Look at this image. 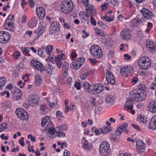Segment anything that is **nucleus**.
<instances>
[{"mask_svg": "<svg viewBox=\"0 0 156 156\" xmlns=\"http://www.w3.org/2000/svg\"><path fill=\"white\" fill-rule=\"evenodd\" d=\"M137 120L139 122H142L143 123L145 122V118L144 116L140 115L137 117Z\"/></svg>", "mask_w": 156, "mask_h": 156, "instance_id": "nucleus-48", "label": "nucleus"}, {"mask_svg": "<svg viewBox=\"0 0 156 156\" xmlns=\"http://www.w3.org/2000/svg\"><path fill=\"white\" fill-rule=\"evenodd\" d=\"M74 85L75 87L78 90H80L81 88V84L79 82H75Z\"/></svg>", "mask_w": 156, "mask_h": 156, "instance_id": "nucleus-61", "label": "nucleus"}, {"mask_svg": "<svg viewBox=\"0 0 156 156\" xmlns=\"http://www.w3.org/2000/svg\"><path fill=\"white\" fill-rule=\"evenodd\" d=\"M118 0H108L109 2L114 6H117L118 5Z\"/></svg>", "mask_w": 156, "mask_h": 156, "instance_id": "nucleus-51", "label": "nucleus"}, {"mask_svg": "<svg viewBox=\"0 0 156 156\" xmlns=\"http://www.w3.org/2000/svg\"><path fill=\"white\" fill-rule=\"evenodd\" d=\"M148 108L150 112H156V102L153 101H151L149 103Z\"/></svg>", "mask_w": 156, "mask_h": 156, "instance_id": "nucleus-22", "label": "nucleus"}, {"mask_svg": "<svg viewBox=\"0 0 156 156\" xmlns=\"http://www.w3.org/2000/svg\"><path fill=\"white\" fill-rule=\"evenodd\" d=\"M31 24L32 27H35L36 25L37 22L35 21L34 18H32L30 22V23H28V24Z\"/></svg>", "mask_w": 156, "mask_h": 156, "instance_id": "nucleus-46", "label": "nucleus"}, {"mask_svg": "<svg viewBox=\"0 0 156 156\" xmlns=\"http://www.w3.org/2000/svg\"><path fill=\"white\" fill-rule=\"evenodd\" d=\"M11 95L13 97V99L16 100H18L21 99L23 95L21 91L17 88L14 87L12 90Z\"/></svg>", "mask_w": 156, "mask_h": 156, "instance_id": "nucleus-9", "label": "nucleus"}, {"mask_svg": "<svg viewBox=\"0 0 156 156\" xmlns=\"http://www.w3.org/2000/svg\"><path fill=\"white\" fill-rule=\"evenodd\" d=\"M57 129H58L59 131H64L67 129V126L66 124H63L57 127Z\"/></svg>", "mask_w": 156, "mask_h": 156, "instance_id": "nucleus-44", "label": "nucleus"}, {"mask_svg": "<svg viewBox=\"0 0 156 156\" xmlns=\"http://www.w3.org/2000/svg\"><path fill=\"white\" fill-rule=\"evenodd\" d=\"M37 53L38 55L42 57L44 55V51L41 48H38Z\"/></svg>", "mask_w": 156, "mask_h": 156, "instance_id": "nucleus-56", "label": "nucleus"}, {"mask_svg": "<svg viewBox=\"0 0 156 156\" xmlns=\"http://www.w3.org/2000/svg\"><path fill=\"white\" fill-rule=\"evenodd\" d=\"M90 22L91 24L94 26H95L96 25V23L95 20L93 17V16L92 15L90 16Z\"/></svg>", "mask_w": 156, "mask_h": 156, "instance_id": "nucleus-54", "label": "nucleus"}, {"mask_svg": "<svg viewBox=\"0 0 156 156\" xmlns=\"http://www.w3.org/2000/svg\"><path fill=\"white\" fill-rule=\"evenodd\" d=\"M90 54L94 57L97 58H101L103 56L101 48L98 45H94L91 46L90 50Z\"/></svg>", "mask_w": 156, "mask_h": 156, "instance_id": "nucleus-3", "label": "nucleus"}, {"mask_svg": "<svg viewBox=\"0 0 156 156\" xmlns=\"http://www.w3.org/2000/svg\"><path fill=\"white\" fill-rule=\"evenodd\" d=\"M11 36L8 32L0 31V43L6 44L10 40Z\"/></svg>", "mask_w": 156, "mask_h": 156, "instance_id": "nucleus-8", "label": "nucleus"}, {"mask_svg": "<svg viewBox=\"0 0 156 156\" xmlns=\"http://www.w3.org/2000/svg\"><path fill=\"white\" fill-rule=\"evenodd\" d=\"M147 48L148 50L151 53L155 52L156 51V44L153 41H147Z\"/></svg>", "mask_w": 156, "mask_h": 156, "instance_id": "nucleus-14", "label": "nucleus"}, {"mask_svg": "<svg viewBox=\"0 0 156 156\" xmlns=\"http://www.w3.org/2000/svg\"><path fill=\"white\" fill-rule=\"evenodd\" d=\"M56 134H58V136L59 137H64L66 135L65 133L59 130H58V132H56Z\"/></svg>", "mask_w": 156, "mask_h": 156, "instance_id": "nucleus-55", "label": "nucleus"}, {"mask_svg": "<svg viewBox=\"0 0 156 156\" xmlns=\"http://www.w3.org/2000/svg\"><path fill=\"white\" fill-rule=\"evenodd\" d=\"M0 94L2 96H4L6 95L5 97L7 98H9V97L10 94L7 91L5 90L4 92L1 93Z\"/></svg>", "mask_w": 156, "mask_h": 156, "instance_id": "nucleus-50", "label": "nucleus"}, {"mask_svg": "<svg viewBox=\"0 0 156 156\" xmlns=\"http://www.w3.org/2000/svg\"><path fill=\"white\" fill-rule=\"evenodd\" d=\"M90 102L91 106H95L96 105V99L94 97H91L90 98Z\"/></svg>", "mask_w": 156, "mask_h": 156, "instance_id": "nucleus-41", "label": "nucleus"}, {"mask_svg": "<svg viewBox=\"0 0 156 156\" xmlns=\"http://www.w3.org/2000/svg\"><path fill=\"white\" fill-rule=\"evenodd\" d=\"M61 8L63 10H73L74 8V4L71 0H63L61 5Z\"/></svg>", "mask_w": 156, "mask_h": 156, "instance_id": "nucleus-7", "label": "nucleus"}, {"mask_svg": "<svg viewBox=\"0 0 156 156\" xmlns=\"http://www.w3.org/2000/svg\"><path fill=\"white\" fill-rule=\"evenodd\" d=\"M28 138L30 139L33 142H34L36 140V138L34 136H32L31 134H29L28 136Z\"/></svg>", "mask_w": 156, "mask_h": 156, "instance_id": "nucleus-52", "label": "nucleus"}, {"mask_svg": "<svg viewBox=\"0 0 156 156\" xmlns=\"http://www.w3.org/2000/svg\"><path fill=\"white\" fill-rule=\"evenodd\" d=\"M28 2L30 6L32 7H33L35 5V3L34 0H28Z\"/></svg>", "mask_w": 156, "mask_h": 156, "instance_id": "nucleus-63", "label": "nucleus"}, {"mask_svg": "<svg viewBox=\"0 0 156 156\" xmlns=\"http://www.w3.org/2000/svg\"><path fill=\"white\" fill-rule=\"evenodd\" d=\"M47 25L46 23L43 22H41L39 24V27L41 28H46Z\"/></svg>", "mask_w": 156, "mask_h": 156, "instance_id": "nucleus-60", "label": "nucleus"}, {"mask_svg": "<svg viewBox=\"0 0 156 156\" xmlns=\"http://www.w3.org/2000/svg\"><path fill=\"white\" fill-rule=\"evenodd\" d=\"M97 89L95 93H99L101 92L104 89V87L102 86V84H99L97 88Z\"/></svg>", "mask_w": 156, "mask_h": 156, "instance_id": "nucleus-42", "label": "nucleus"}, {"mask_svg": "<svg viewBox=\"0 0 156 156\" xmlns=\"http://www.w3.org/2000/svg\"><path fill=\"white\" fill-rule=\"evenodd\" d=\"M55 130H56L55 128H50L48 130V132L50 134L53 135L55 133Z\"/></svg>", "mask_w": 156, "mask_h": 156, "instance_id": "nucleus-62", "label": "nucleus"}, {"mask_svg": "<svg viewBox=\"0 0 156 156\" xmlns=\"http://www.w3.org/2000/svg\"><path fill=\"white\" fill-rule=\"evenodd\" d=\"M99 84H96L94 85H92V86H93L92 87L91 89L92 90V93H90V94H94L95 93L97 89V88Z\"/></svg>", "mask_w": 156, "mask_h": 156, "instance_id": "nucleus-47", "label": "nucleus"}, {"mask_svg": "<svg viewBox=\"0 0 156 156\" xmlns=\"http://www.w3.org/2000/svg\"><path fill=\"white\" fill-rule=\"evenodd\" d=\"M55 59L56 62V65L57 67L59 69L61 68L62 67V62L61 59H60V58H58L57 57H55Z\"/></svg>", "mask_w": 156, "mask_h": 156, "instance_id": "nucleus-40", "label": "nucleus"}, {"mask_svg": "<svg viewBox=\"0 0 156 156\" xmlns=\"http://www.w3.org/2000/svg\"><path fill=\"white\" fill-rule=\"evenodd\" d=\"M7 124L5 122H3L0 124V132L5 129L7 127Z\"/></svg>", "mask_w": 156, "mask_h": 156, "instance_id": "nucleus-45", "label": "nucleus"}, {"mask_svg": "<svg viewBox=\"0 0 156 156\" xmlns=\"http://www.w3.org/2000/svg\"><path fill=\"white\" fill-rule=\"evenodd\" d=\"M106 80L107 83L105 84L107 85V83H110L112 85H114L115 83V80L112 73L109 71L106 72Z\"/></svg>", "mask_w": 156, "mask_h": 156, "instance_id": "nucleus-12", "label": "nucleus"}, {"mask_svg": "<svg viewBox=\"0 0 156 156\" xmlns=\"http://www.w3.org/2000/svg\"><path fill=\"white\" fill-rule=\"evenodd\" d=\"M136 149L139 153L143 152L145 149V144L141 140H139L136 142Z\"/></svg>", "mask_w": 156, "mask_h": 156, "instance_id": "nucleus-13", "label": "nucleus"}, {"mask_svg": "<svg viewBox=\"0 0 156 156\" xmlns=\"http://www.w3.org/2000/svg\"><path fill=\"white\" fill-rule=\"evenodd\" d=\"M94 30L96 33L100 36H104L106 35V33L104 31L98 28H95Z\"/></svg>", "mask_w": 156, "mask_h": 156, "instance_id": "nucleus-33", "label": "nucleus"}, {"mask_svg": "<svg viewBox=\"0 0 156 156\" xmlns=\"http://www.w3.org/2000/svg\"><path fill=\"white\" fill-rule=\"evenodd\" d=\"M21 49L22 52L25 55L28 56H30V54H29L30 51V48L29 47H22Z\"/></svg>", "mask_w": 156, "mask_h": 156, "instance_id": "nucleus-29", "label": "nucleus"}, {"mask_svg": "<svg viewBox=\"0 0 156 156\" xmlns=\"http://www.w3.org/2000/svg\"><path fill=\"white\" fill-rule=\"evenodd\" d=\"M138 65L141 69H147L149 68L151 65V62L150 58L147 56L141 57L138 60Z\"/></svg>", "mask_w": 156, "mask_h": 156, "instance_id": "nucleus-2", "label": "nucleus"}, {"mask_svg": "<svg viewBox=\"0 0 156 156\" xmlns=\"http://www.w3.org/2000/svg\"><path fill=\"white\" fill-rule=\"evenodd\" d=\"M44 71L48 75H51L54 73L55 68L51 64H48L46 65V66L44 67Z\"/></svg>", "mask_w": 156, "mask_h": 156, "instance_id": "nucleus-15", "label": "nucleus"}, {"mask_svg": "<svg viewBox=\"0 0 156 156\" xmlns=\"http://www.w3.org/2000/svg\"><path fill=\"white\" fill-rule=\"evenodd\" d=\"M53 48V46L51 45H48L45 48V52L49 55L51 54V52L52 51Z\"/></svg>", "mask_w": 156, "mask_h": 156, "instance_id": "nucleus-34", "label": "nucleus"}, {"mask_svg": "<svg viewBox=\"0 0 156 156\" xmlns=\"http://www.w3.org/2000/svg\"><path fill=\"white\" fill-rule=\"evenodd\" d=\"M18 117L23 121L27 120L29 117L28 113L24 109L18 108L16 111Z\"/></svg>", "mask_w": 156, "mask_h": 156, "instance_id": "nucleus-5", "label": "nucleus"}, {"mask_svg": "<svg viewBox=\"0 0 156 156\" xmlns=\"http://www.w3.org/2000/svg\"><path fill=\"white\" fill-rule=\"evenodd\" d=\"M5 24H5L4 25V28L5 29L12 31H13L14 30V23L13 22H9L8 20H6Z\"/></svg>", "mask_w": 156, "mask_h": 156, "instance_id": "nucleus-16", "label": "nucleus"}, {"mask_svg": "<svg viewBox=\"0 0 156 156\" xmlns=\"http://www.w3.org/2000/svg\"><path fill=\"white\" fill-rule=\"evenodd\" d=\"M110 138L115 141H118V139L115 136L114 134H111L110 135Z\"/></svg>", "mask_w": 156, "mask_h": 156, "instance_id": "nucleus-59", "label": "nucleus"}, {"mask_svg": "<svg viewBox=\"0 0 156 156\" xmlns=\"http://www.w3.org/2000/svg\"><path fill=\"white\" fill-rule=\"evenodd\" d=\"M11 106V105L9 102H3L2 104V108L5 109L10 108Z\"/></svg>", "mask_w": 156, "mask_h": 156, "instance_id": "nucleus-43", "label": "nucleus"}, {"mask_svg": "<svg viewBox=\"0 0 156 156\" xmlns=\"http://www.w3.org/2000/svg\"><path fill=\"white\" fill-rule=\"evenodd\" d=\"M145 88V85L143 84L139 85L137 88L131 92L130 97L135 99L136 102H141L144 100L147 96L146 93L144 90Z\"/></svg>", "mask_w": 156, "mask_h": 156, "instance_id": "nucleus-1", "label": "nucleus"}, {"mask_svg": "<svg viewBox=\"0 0 156 156\" xmlns=\"http://www.w3.org/2000/svg\"><path fill=\"white\" fill-rule=\"evenodd\" d=\"M39 101V97L36 95L32 94L28 97V103L32 106L37 105Z\"/></svg>", "mask_w": 156, "mask_h": 156, "instance_id": "nucleus-10", "label": "nucleus"}, {"mask_svg": "<svg viewBox=\"0 0 156 156\" xmlns=\"http://www.w3.org/2000/svg\"><path fill=\"white\" fill-rule=\"evenodd\" d=\"M121 37L124 40L129 41L132 38L131 32L127 29H123L121 32Z\"/></svg>", "mask_w": 156, "mask_h": 156, "instance_id": "nucleus-11", "label": "nucleus"}, {"mask_svg": "<svg viewBox=\"0 0 156 156\" xmlns=\"http://www.w3.org/2000/svg\"><path fill=\"white\" fill-rule=\"evenodd\" d=\"M63 156H70V153L67 150H65L63 153Z\"/></svg>", "mask_w": 156, "mask_h": 156, "instance_id": "nucleus-64", "label": "nucleus"}, {"mask_svg": "<svg viewBox=\"0 0 156 156\" xmlns=\"http://www.w3.org/2000/svg\"><path fill=\"white\" fill-rule=\"evenodd\" d=\"M126 69L125 66L121 67L120 69V73L122 76L124 77H127Z\"/></svg>", "mask_w": 156, "mask_h": 156, "instance_id": "nucleus-37", "label": "nucleus"}, {"mask_svg": "<svg viewBox=\"0 0 156 156\" xmlns=\"http://www.w3.org/2000/svg\"><path fill=\"white\" fill-rule=\"evenodd\" d=\"M36 68L35 69L40 72L41 73H43L44 71V66L41 62L39 63V64Z\"/></svg>", "mask_w": 156, "mask_h": 156, "instance_id": "nucleus-35", "label": "nucleus"}, {"mask_svg": "<svg viewBox=\"0 0 156 156\" xmlns=\"http://www.w3.org/2000/svg\"><path fill=\"white\" fill-rule=\"evenodd\" d=\"M100 134L102 133L103 134H106L111 131V128H109L107 126L104 127L102 129H100Z\"/></svg>", "mask_w": 156, "mask_h": 156, "instance_id": "nucleus-28", "label": "nucleus"}, {"mask_svg": "<svg viewBox=\"0 0 156 156\" xmlns=\"http://www.w3.org/2000/svg\"><path fill=\"white\" fill-rule=\"evenodd\" d=\"M136 101L135 99H133L131 98L129 95V99H128L126 102L125 106H126L128 109L132 110L133 109V100Z\"/></svg>", "mask_w": 156, "mask_h": 156, "instance_id": "nucleus-24", "label": "nucleus"}, {"mask_svg": "<svg viewBox=\"0 0 156 156\" xmlns=\"http://www.w3.org/2000/svg\"><path fill=\"white\" fill-rule=\"evenodd\" d=\"M149 127L150 129L153 130L156 129V115L154 116L151 119Z\"/></svg>", "mask_w": 156, "mask_h": 156, "instance_id": "nucleus-20", "label": "nucleus"}, {"mask_svg": "<svg viewBox=\"0 0 156 156\" xmlns=\"http://www.w3.org/2000/svg\"><path fill=\"white\" fill-rule=\"evenodd\" d=\"M92 85H90V83L87 82L84 83L83 85V88L85 90L89 93H92L93 91L92 88L93 87Z\"/></svg>", "mask_w": 156, "mask_h": 156, "instance_id": "nucleus-21", "label": "nucleus"}, {"mask_svg": "<svg viewBox=\"0 0 156 156\" xmlns=\"http://www.w3.org/2000/svg\"><path fill=\"white\" fill-rule=\"evenodd\" d=\"M125 67H126V69L127 77L128 75H131L133 73V70L132 67L125 66Z\"/></svg>", "mask_w": 156, "mask_h": 156, "instance_id": "nucleus-30", "label": "nucleus"}, {"mask_svg": "<svg viewBox=\"0 0 156 156\" xmlns=\"http://www.w3.org/2000/svg\"><path fill=\"white\" fill-rule=\"evenodd\" d=\"M65 56L66 55L64 54H62L58 55L57 57L58 58H60L61 60H64L66 59Z\"/></svg>", "mask_w": 156, "mask_h": 156, "instance_id": "nucleus-58", "label": "nucleus"}, {"mask_svg": "<svg viewBox=\"0 0 156 156\" xmlns=\"http://www.w3.org/2000/svg\"><path fill=\"white\" fill-rule=\"evenodd\" d=\"M69 101L67 99H66L65 100V106H66V108H65V113L66 114L68 112H69V103H68Z\"/></svg>", "mask_w": 156, "mask_h": 156, "instance_id": "nucleus-49", "label": "nucleus"}, {"mask_svg": "<svg viewBox=\"0 0 156 156\" xmlns=\"http://www.w3.org/2000/svg\"><path fill=\"white\" fill-rule=\"evenodd\" d=\"M40 62L37 60L32 59L31 61V65L35 69L37 67V66L39 65V63Z\"/></svg>", "mask_w": 156, "mask_h": 156, "instance_id": "nucleus-38", "label": "nucleus"}, {"mask_svg": "<svg viewBox=\"0 0 156 156\" xmlns=\"http://www.w3.org/2000/svg\"><path fill=\"white\" fill-rule=\"evenodd\" d=\"M82 143L83 145V147L86 150L89 149V146L87 140L84 137H83L82 140Z\"/></svg>", "mask_w": 156, "mask_h": 156, "instance_id": "nucleus-32", "label": "nucleus"}, {"mask_svg": "<svg viewBox=\"0 0 156 156\" xmlns=\"http://www.w3.org/2000/svg\"><path fill=\"white\" fill-rule=\"evenodd\" d=\"M83 64L80 63L79 61H76V62H73L71 66V67L72 69H79Z\"/></svg>", "mask_w": 156, "mask_h": 156, "instance_id": "nucleus-25", "label": "nucleus"}, {"mask_svg": "<svg viewBox=\"0 0 156 156\" xmlns=\"http://www.w3.org/2000/svg\"><path fill=\"white\" fill-rule=\"evenodd\" d=\"M114 100V97L112 95H109L107 96L106 99V102L108 104H112Z\"/></svg>", "mask_w": 156, "mask_h": 156, "instance_id": "nucleus-31", "label": "nucleus"}, {"mask_svg": "<svg viewBox=\"0 0 156 156\" xmlns=\"http://www.w3.org/2000/svg\"><path fill=\"white\" fill-rule=\"evenodd\" d=\"M114 19V17L113 16H111L110 15H107V18L106 19V21L108 22H111Z\"/></svg>", "mask_w": 156, "mask_h": 156, "instance_id": "nucleus-57", "label": "nucleus"}, {"mask_svg": "<svg viewBox=\"0 0 156 156\" xmlns=\"http://www.w3.org/2000/svg\"><path fill=\"white\" fill-rule=\"evenodd\" d=\"M142 13L144 18L147 19H150L153 16V14L152 12L150 10H140Z\"/></svg>", "mask_w": 156, "mask_h": 156, "instance_id": "nucleus-18", "label": "nucleus"}, {"mask_svg": "<svg viewBox=\"0 0 156 156\" xmlns=\"http://www.w3.org/2000/svg\"><path fill=\"white\" fill-rule=\"evenodd\" d=\"M6 82V79L5 77L0 78V90L2 89L3 87L5 86V84Z\"/></svg>", "mask_w": 156, "mask_h": 156, "instance_id": "nucleus-39", "label": "nucleus"}, {"mask_svg": "<svg viewBox=\"0 0 156 156\" xmlns=\"http://www.w3.org/2000/svg\"><path fill=\"white\" fill-rule=\"evenodd\" d=\"M110 151V147L106 141L102 142L100 147V152L102 154L108 155Z\"/></svg>", "mask_w": 156, "mask_h": 156, "instance_id": "nucleus-6", "label": "nucleus"}, {"mask_svg": "<svg viewBox=\"0 0 156 156\" xmlns=\"http://www.w3.org/2000/svg\"><path fill=\"white\" fill-rule=\"evenodd\" d=\"M146 21L144 18L141 17L140 19H138V18H137L136 19L133 20V23L134 26H138L141 24L142 25Z\"/></svg>", "mask_w": 156, "mask_h": 156, "instance_id": "nucleus-17", "label": "nucleus"}, {"mask_svg": "<svg viewBox=\"0 0 156 156\" xmlns=\"http://www.w3.org/2000/svg\"><path fill=\"white\" fill-rule=\"evenodd\" d=\"M128 124L125 123L119 127L115 131V134L116 136H119L121 134L122 132L127 127Z\"/></svg>", "mask_w": 156, "mask_h": 156, "instance_id": "nucleus-19", "label": "nucleus"}, {"mask_svg": "<svg viewBox=\"0 0 156 156\" xmlns=\"http://www.w3.org/2000/svg\"><path fill=\"white\" fill-rule=\"evenodd\" d=\"M59 26V23L57 21L53 22L49 28L50 34L57 36L60 32Z\"/></svg>", "mask_w": 156, "mask_h": 156, "instance_id": "nucleus-4", "label": "nucleus"}, {"mask_svg": "<svg viewBox=\"0 0 156 156\" xmlns=\"http://www.w3.org/2000/svg\"><path fill=\"white\" fill-rule=\"evenodd\" d=\"M109 6V4L107 2L104 3L101 5V7L102 8V10H104V9L106 10Z\"/></svg>", "mask_w": 156, "mask_h": 156, "instance_id": "nucleus-53", "label": "nucleus"}, {"mask_svg": "<svg viewBox=\"0 0 156 156\" xmlns=\"http://www.w3.org/2000/svg\"><path fill=\"white\" fill-rule=\"evenodd\" d=\"M36 13L40 20L43 19L45 16V10H36Z\"/></svg>", "mask_w": 156, "mask_h": 156, "instance_id": "nucleus-26", "label": "nucleus"}, {"mask_svg": "<svg viewBox=\"0 0 156 156\" xmlns=\"http://www.w3.org/2000/svg\"><path fill=\"white\" fill-rule=\"evenodd\" d=\"M49 120V117L48 116H45L41 120V125L42 127H44L46 123Z\"/></svg>", "mask_w": 156, "mask_h": 156, "instance_id": "nucleus-36", "label": "nucleus"}, {"mask_svg": "<svg viewBox=\"0 0 156 156\" xmlns=\"http://www.w3.org/2000/svg\"><path fill=\"white\" fill-rule=\"evenodd\" d=\"M46 28H41L39 27L38 29V32L37 34V35L36 37L35 38V40H37L39 38L40 36L42 34H43L45 32Z\"/></svg>", "mask_w": 156, "mask_h": 156, "instance_id": "nucleus-27", "label": "nucleus"}, {"mask_svg": "<svg viewBox=\"0 0 156 156\" xmlns=\"http://www.w3.org/2000/svg\"><path fill=\"white\" fill-rule=\"evenodd\" d=\"M69 64L66 62H64L62 66V73L63 77L66 78L68 74Z\"/></svg>", "mask_w": 156, "mask_h": 156, "instance_id": "nucleus-23", "label": "nucleus"}]
</instances>
